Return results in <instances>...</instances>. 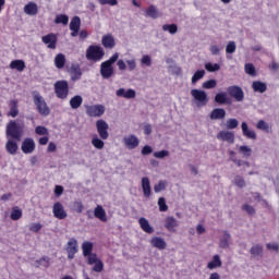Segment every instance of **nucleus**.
<instances>
[{"label":"nucleus","instance_id":"nucleus-1","mask_svg":"<svg viewBox=\"0 0 279 279\" xmlns=\"http://www.w3.org/2000/svg\"><path fill=\"white\" fill-rule=\"evenodd\" d=\"M25 134V122H17L16 120H11L7 124V136L13 138V141H21Z\"/></svg>","mask_w":279,"mask_h":279},{"label":"nucleus","instance_id":"nucleus-2","mask_svg":"<svg viewBox=\"0 0 279 279\" xmlns=\"http://www.w3.org/2000/svg\"><path fill=\"white\" fill-rule=\"evenodd\" d=\"M119 60V52H114L107 61L100 64V75L104 80H110L114 75V62Z\"/></svg>","mask_w":279,"mask_h":279},{"label":"nucleus","instance_id":"nucleus-3","mask_svg":"<svg viewBox=\"0 0 279 279\" xmlns=\"http://www.w3.org/2000/svg\"><path fill=\"white\" fill-rule=\"evenodd\" d=\"M33 104H35L36 110L41 117H49V114H51V109L49 105H47L45 97L36 90L33 92Z\"/></svg>","mask_w":279,"mask_h":279},{"label":"nucleus","instance_id":"nucleus-4","mask_svg":"<svg viewBox=\"0 0 279 279\" xmlns=\"http://www.w3.org/2000/svg\"><path fill=\"white\" fill-rule=\"evenodd\" d=\"M105 56L106 52L104 51V48H101V46L92 45L86 50V58L88 60H92L93 62H99L104 59Z\"/></svg>","mask_w":279,"mask_h":279},{"label":"nucleus","instance_id":"nucleus-5","mask_svg":"<svg viewBox=\"0 0 279 279\" xmlns=\"http://www.w3.org/2000/svg\"><path fill=\"white\" fill-rule=\"evenodd\" d=\"M54 95L58 99H66L69 97V82L61 80L54 83Z\"/></svg>","mask_w":279,"mask_h":279},{"label":"nucleus","instance_id":"nucleus-6","mask_svg":"<svg viewBox=\"0 0 279 279\" xmlns=\"http://www.w3.org/2000/svg\"><path fill=\"white\" fill-rule=\"evenodd\" d=\"M87 117L99 118L104 117L106 107L104 105H85Z\"/></svg>","mask_w":279,"mask_h":279},{"label":"nucleus","instance_id":"nucleus-7","mask_svg":"<svg viewBox=\"0 0 279 279\" xmlns=\"http://www.w3.org/2000/svg\"><path fill=\"white\" fill-rule=\"evenodd\" d=\"M64 250L68 254V259L73 260V258H75V254L80 252V245L77 244V239L70 238L68 243L64 246Z\"/></svg>","mask_w":279,"mask_h":279},{"label":"nucleus","instance_id":"nucleus-8","mask_svg":"<svg viewBox=\"0 0 279 279\" xmlns=\"http://www.w3.org/2000/svg\"><path fill=\"white\" fill-rule=\"evenodd\" d=\"M227 93L229 97L236 100L238 102H241L245 99V92H243V88L238 85H231L227 87Z\"/></svg>","mask_w":279,"mask_h":279},{"label":"nucleus","instance_id":"nucleus-9","mask_svg":"<svg viewBox=\"0 0 279 279\" xmlns=\"http://www.w3.org/2000/svg\"><path fill=\"white\" fill-rule=\"evenodd\" d=\"M192 97L197 101L198 108H202L204 106H208V94H206L205 90L202 89H192L191 90Z\"/></svg>","mask_w":279,"mask_h":279},{"label":"nucleus","instance_id":"nucleus-10","mask_svg":"<svg viewBox=\"0 0 279 279\" xmlns=\"http://www.w3.org/2000/svg\"><path fill=\"white\" fill-rule=\"evenodd\" d=\"M96 130L102 141H108L110 136V133H108V130H110L108 122L101 119L96 121Z\"/></svg>","mask_w":279,"mask_h":279},{"label":"nucleus","instance_id":"nucleus-11","mask_svg":"<svg viewBox=\"0 0 279 279\" xmlns=\"http://www.w3.org/2000/svg\"><path fill=\"white\" fill-rule=\"evenodd\" d=\"M21 150L23 151V154H34V151H36V142H34V138H24L21 145Z\"/></svg>","mask_w":279,"mask_h":279},{"label":"nucleus","instance_id":"nucleus-12","mask_svg":"<svg viewBox=\"0 0 279 279\" xmlns=\"http://www.w3.org/2000/svg\"><path fill=\"white\" fill-rule=\"evenodd\" d=\"M44 45H47L48 49H56L58 47V36L53 33H49L41 37Z\"/></svg>","mask_w":279,"mask_h":279},{"label":"nucleus","instance_id":"nucleus-13","mask_svg":"<svg viewBox=\"0 0 279 279\" xmlns=\"http://www.w3.org/2000/svg\"><path fill=\"white\" fill-rule=\"evenodd\" d=\"M52 213H53V217H56V219H66L68 214L66 210H64V205H62V203L57 202L53 204L52 206Z\"/></svg>","mask_w":279,"mask_h":279},{"label":"nucleus","instance_id":"nucleus-14","mask_svg":"<svg viewBox=\"0 0 279 279\" xmlns=\"http://www.w3.org/2000/svg\"><path fill=\"white\" fill-rule=\"evenodd\" d=\"M123 143L125 145V147L128 149H136V147H138V145H141V141L138 140V137L134 134H131L129 136H125L123 138Z\"/></svg>","mask_w":279,"mask_h":279},{"label":"nucleus","instance_id":"nucleus-15","mask_svg":"<svg viewBox=\"0 0 279 279\" xmlns=\"http://www.w3.org/2000/svg\"><path fill=\"white\" fill-rule=\"evenodd\" d=\"M218 141H223L225 143H229V145H233L234 143V133L232 131H220L217 134Z\"/></svg>","mask_w":279,"mask_h":279},{"label":"nucleus","instance_id":"nucleus-16","mask_svg":"<svg viewBox=\"0 0 279 279\" xmlns=\"http://www.w3.org/2000/svg\"><path fill=\"white\" fill-rule=\"evenodd\" d=\"M80 27H82V20L80 16L72 17L70 22L71 36L75 37L80 33Z\"/></svg>","mask_w":279,"mask_h":279},{"label":"nucleus","instance_id":"nucleus-17","mask_svg":"<svg viewBox=\"0 0 279 279\" xmlns=\"http://www.w3.org/2000/svg\"><path fill=\"white\" fill-rule=\"evenodd\" d=\"M101 45L105 49H114L117 41H114V36L112 34L104 35L101 38Z\"/></svg>","mask_w":279,"mask_h":279},{"label":"nucleus","instance_id":"nucleus-18","mask_svg":"<svg viewBox=\"0 0 279 279\" xmlns=\"http://www.w3.org/2000/svg\"><path fill=\"white\" fill-rule=\"evenodd\" d=\"M241 128H242V134L243 136H245V138H250L251 141H256L257 138L256 131L250 130L247 122H242Z\"/></svg>","mask_w":279,"mask_h":279},{"label":"nucleus","instance_id":"nucleus-19","mask_svg":"<svg viewBox=\"0 0 279 279\" xmlns=\"http://www.w3.org/2000/svg\"><path fill=\"white\" fill-rule=\"evenodd\" d=\"M178 219H175L172 216H168L165 219V228L168 230V232H175V229L178 228Z\"/></svg>","mask_w":279,"mask_h":279},{"label":"nucleus","instance_id":"nucleus-20","mask_svg":"<svg viewBox=\"0 0 279 279\" xmlns=\"http://www.w3.org/2000/svg\"><path fill=\"white\" fill-rule=\"evenodd\" d=\"M209 119L211 121H221V119H226V109L223 108H216L211 110L209 114Z\"/></svg>","mask_w":279,"mask_h":279},{"label":"nucleus","instance_id":"nucleus-21","mask_svg":"<svg viewBox=\"0 0 279 279\" xmlns=\"http://www.w3.org/2000/svg\"><path fill=\"white\" fill-rule=\"evenodd\" d=\"M215 102L219 104L220 106H223V105L230 106V104H232V99L228 98V94L226 92H222V93L216 94Z\"/></svg>","mask_w":279,"mask_h":279},{"label":"nucleus","instance_id":"nucleus-22","mask_svg":"<svg viewBox=\"0 0 279 279\" xmlns=\"http://www.w3.org/2000/svg\"><path fill=\"white\" fill-rule=\"evenodd\" d=\"M142 191L144 193V197L147 199L148 197H151V183L147 177L142 178Z\"/></svg>","mask_w":279,"mask_h":279},{"label":"nucleus","instance_id":"nucleus-23","mask_svg":"<svg viewBox=\"0 0 279 279\" xmlns=\"http://www.w3.org/2000/svg\"><path fill=\"white\" fill-rule=\"evenodd\" d=\"M140 227L142 228L143 232H146V234H154V227L149 225V220L142 217L138 219Z\"/></svg>","mask_w":279,"mask_h":279},{"label":"nucleus","instance_id":"nucleus-24","mask_svg":"<svg viewBox=\"0 0 279 279\" xmlns=\"http://www.w3.org/2000/svg\"><path fill=\"white\" fill-rule=\"evenodd\" d=\"M70 75H71L72 82H77V80H82V69L80 68V65L73 64L70 68Z\"/></svg>","mask_w":279,"mask_h":279},{"label":"nucleus","instance_id":"nucleus-25","mask_svg":"<svg viewBox=\"0 0 279 279\" xmlns=\"http://www.w3.org/2000/svg\"><path fill=\"white\" fill-rule=\"evenodd\" d=\"M150 245H153V247H156L157 250H167V242L165 241V239L159 236L151 238Z\"/></svg>","mask_w":279,"mask_h":279},{"label":"nucleus","instance_id":"nucleus-26","mask_svg":"<svg viewBox=\"0 0 279 279\" xmlns=\"http://www.w3.org/2000/svg\"><path fill=\"white\" fill-rule=\"evenodd\" d=\"M5 149L11 156H16V151H19V144L14 140H8L5 143Z\"/></svg>","mask_w":279,"mask_h":279},{"label":"nucleus","instance_id":"nucleus-27","mask_svg":"<svg viewBox=\"0 0 279 279\" xmlns=\"http://www.w3.org/2000/svg\"><path fill=\"white\" fill-rule=\"evenodd\" d=\"M94 216L96 217V219H99L104 223H106V221H108V216H106V209H104V207L101 205H98L94 209Z\"/></svg>","mask_w":279,"mask_h":279},{"label":"nucleus","instance_id":"nucleus-28","mask_svg":"<svg viewBox=\"0 0 279 279\" xmlns=\"http://www.w3.org/2000/svg\"><path fill=\"white\" fill-rule=\"evenodd\" d=\"M24 12L28 16H36V14H38V4H36V2H28L24 7Z\"/></svg>","mask_w":279,"mask_h":279},{"label":"nucleus","instance_id":"nucleus-29","mask_svg":"<svg viewBox=\"0 0 279 279\" xmlns=\"http://www.w3.org/2000/svg\"><path fill=\"white\" fill-rule=\"evenodd\" d=\"M10 111L8 113V117H12L15 119V117H19V100L12 99L9 102Z\"/></svg>","mask_w":279,"mask_h":279},{"label":"nucleus","instance_id":"nucleus-30","mask_svg":"<svg viewBox=\"0 0 279 279\" xmlns=\"http://www.w3.org/2000/svg\"><path fill=\"white\" fill-rule=\"evenodd\" d=\"M118 97H124V99H134L136 97V92L134 89H128L120 88L117 90Z\"/></svg>","mask_w":279,"mask_h":279},{"label":"nucleus","instance_id":"nucleus-31","mask_svg":"<svg viewBox=\"0 0 279 279\" xmlns=\"http://www.w3.org/2000/svg\"><path fill=\"white\" fill-rule=\"evenodd\" d=\"M252 88H253L254 93H266L267 84L263 83L262 81H255L252 83Z\"/></svg>","mask_w":279,"mask_h":279},{"label":"nucleus","instance_id":"nucleus-32","mask_svg":"<svg viewBox=\"0 0 279 279\" xmlns=\"http://www.w3.org/2000/svg\"><path fill=\"white\" fill-rule=\"evenodd\" d=\"M82 104H84V98H82V96L80 95H76L70 99V106L72 110H77V108H80Z\"/></svg>","mask_w":279,"mask_h":279},{"label":"nucleus","instance_id":"nucleus-33","mask_svg":"<svg viewBox=\"0 0 279 279\" xmlns=\"http://www.w3.org/2000/svg\"><path fill=\"white\" fill-rule=\"evenodd\" d=\"M64 64H66V57L62 53H58L54 57V66H56V69H64Z\"/></svg>","mask_w":279,"mask_h":279},{"label":"nucleus","instance_id":"nucleus-34","mask_svg":"<svg viewBox=\"0 0 279 279\" xmlns=\"http://www.w3.org/2000/svg\"><path fill=\"white\" fill-rule=\"evenodd\" d=\"M221 257L214 255L213 259L207 264V269H217V267H221Z\"/></svg>","mask_w":279,"mask_h":279},{"label":"nucleus","instance_id":"nucleus-35","mask_svg":"<svg viewBox=\"0 0 279 279\" xmlns=\"http://www.w3.org/2000/svg\"><path fill=\"white\" fill-rule=\"evenodd\" d=\"M23 217V210L19 208V206H15L11 210L10 218L12 221H19Z\"/></svg>","mask_w":279,"mask_h":279},{"label":"nucleus","instance_id":"nucleus-36","mask_svg":"<svg viewBox=\"0 0 279 279\" xmlns=\"http://www.w3.org/2000/svg\"><path fill=\"white\" fill-rule=\"evenodd\" d=\"M145 14L150 19H158V16H160V12H158V9L156 8V5H149L146 9Z\"/></svg>","mask_w":279,"mask_h":279},{"label":"nucleus","instance_id":"nucleus-37","mask_svg":"<svg viewBox=\"0 0 279 279\" xmlns=\"http://www.w3.org/2000/svg\"><path fill=\"white\" fill-rule=\"evenodd\" d=\"M10 69H15L16 71H25V61L23 60H13L10 63Z\"/></svg>","mask_w":279,"mask_h":279},{"label":"nucleus","instance_id":"nucleus-38","mask_svg":"<svg viewBox=\"0 0 279 279\" xmlns=\"http://www.w3.org/2000/svg\"><path fill=\"white\" fill-rule=\"evenodd\" d=\"M93 242H83L82 250L83 256H90L93 254Z\"/></svg>","mask_w":279,"mask_h":279},{"label":"nucleus","instance_id":"nucleus-39","mask_svg":"<svg viewBox=\"0 0 279 279\" xmlns=\"http://www.w3.org/2000/svg\"><path fill=\"white\" fill-rule=\"evenodd\" d=\"M257 130H262L263 132H266V134H269L271 132V126L269 123L265 122L264 120H259L256 124Z\"/></svg>","mask_w":279,"mask_h":279},{"label":"nucleus","instance_id":"nucleus-40","mask_svg":"<svg viewBox=\"0 0 279 279\" xmlns=\"http://www.w3.org/2000/svg\"><path fill=\"white\" fill-rule=\"evenodd\" d=\"M56 25H69V15L59 14L54 19Z\"/></svg>","mask_w":279,"mask_h":279},{"label":"nucleus","instance_id":"nucleus-41","mask_svg":"<svg viewBox=\"0 0 279 279\" xmlns=\"http://www.w3.org/2000/svg\"><path fill=\"white\" fill-rule=\"evenodd\" d=\"M251 256H263V245L255 244L250 250Z\"/></svg>","mask_w":279,"mask_h":279},{"label":"nucleus","instance_id":"nucleus-42","mask_svg":"<svg viewBox=\"0 0 279 279\" xmlns=\"http://www.w3.org/2000/svg\"><path fill=\"white\" fill-rule=\"evenodd\" d=\"M204 75H206V71L205 70H198L194 73V75L192 76V84H197V82H199V80H203Z\"/></svg>","mask_w":279,"mask_h":279},{"label":"nucleus","instance_id":"nucleus-43","mask_svg":"<svg viewBox=\"0 0 279 279\" xmlns=\"http://www.w3.org/2000/svg\"><path fill=\"white\" fill-rule=\"evenodd\" d=\"M244 71L247 75H251L252 77L256 76V68L253 63H246L244 65Z\"/></svg>","mask_w":279,"mask_h":279},{"label":"nucleus","instance_id":"nucleus-44","mask_svg":"<svg viewBox=\"0 0 279 279\" xmlns=\"http://www.w3.org/2000/svg\"><path fill=\"white\" fill-rule=\"evenodd\" d=\"M35 134L38 136H49V130L46 126L38 125L35 128Z\"/></svg>","mask_w":279,"mask_h":279},{"label":"nucleus","instance_id":"nucleus-45","mask_svg":"<svg viewBox=\"0 0 279 279\" xmlns=\"http://www.w3.org/2000/svg\"><path fill=\"white\" fill-rule=\"evenodd\" d=\"M163 32H169V34H178V25L175 24H165L162 26Z\"/></svg>","mask_w":279,"mask_h":279},{"label":"nucleus","instance_id":"nucleus-46","mask_svg":"<svg viewBox=\"0 0 279 279\" xmlns=\"http://www.w3.org/2000/svg\"><path fill=\"white\" fill-rule=\"evenodd\" d=\"M205 69L206 71H208L209 73H215L216 71H219L221 69V65H219V63H206L205 64Z\"/></svg>","mask_w":279,"mask_h":279},{"label":"nucleus","instance_id":"nucleus-47","mask_svg":"<svg viewBox=\"0 0 279 279\" xmlns=\"http://www.w3.org/2000/svg\"><path fill=\"white\" fill-rule=\"evenodd\" d=\"M239 154H242L244 158H250L252 156V148L250 146H240Z\"/></svg>","mask_w":279,"mask_h":279},{"label":"nucleus","instance_id":"nucleus-48","mask_svg":"<svg viewBox=\"0 0 279 279\" xmlns=\"http://www.w3.org/2000/svg\"><path fill=\"white\" fill-rule=\"evenodd\" d=\"M158 206L160 213H167V210H169V206L167 205V201L165 199V197H159Z\"/></svg>","mask_w":279,"mask_h":279},{"label":"nucleus","instance_id":"nucleus-49","mask_svg":"<svg viewBox=\"0 0 279 279\" xmlns=\"http://www.w3.org/2000/svg\"><path fill=\"white\" fill-rule=\"evenodd\" d=\"M92 145H94V147L96 149H104V141L99 140V137H97V135H95L93 138H92Z\"/></svg>","mask_w":279,"mask_h":279},{"label":"nucleus","instance_id":"nucleus-50","mask_svg":"<svg viewBox=\"0 0 279 279\" xmlns=\"http://www.w3.org/2000/svg\"><path fill=\"white\" fill-rule=\"evenodd\" d=\"M239 128V120L231 118L227 120V130H236Z\"/></svg>","mask_w":279,"mask_h":279},{"label":"nucleus","instance_id":"nucleus-51","mask_svg":"<svg viewBox=\"0 0 279 279\" xmlns=\"http://www.w3.org/2000/svg\"><path fill=\"white\" fill-rule=\"evenodd\" d=\"M51 259L49 258V256H43L40 259L36 260V267H40V265H43L44 267H49V262Z\"/></svg>","mask_w":279,"mask_h":279},{"label":"nucleus","instance_id":"nucleus-52","mask_svg":"<svg viewBox=\"0 0 279 279\" xmlns=\"http://www.w3.org/2000/svg\"><path fill=\"white\" fill-rule=\"evenodd\" d=\"M167 189V181H159L158 184L154 185L155 193H160V191H165Z\"/></svg>","mask_w":279,"mask_h":279},{"label":"nucleus","instance_id":"nucleus-53","mask_svg":"<svg viewBox=\"0 0 279 279\" xmlns=\"http://www.w3.org/2000/svg\"><path fill=\"white\" fill-rule=\"evenodd\" d=\"M203 88L209 90L210 88H217V81L216 80H208L203 83Z\"/></svg>","mask_w":279,"mask_h":279},{"label":"nucleus","instance_id":"nucleus-54","mask_svg":"<svg viewBox=\"0 0 279 279\" xmlns=\"http://www.w3.org/2000/svg\"><path fill=\"white\" fill-rule=\"evenodd\" d=\"M233 182H234L235 186H238L239 189H244V186H245V179H243V177H241V175H235Z\"/></svg>","mask_w":279,"mask_h":279},{"label":"nucleus","instance_id":"nucleus-55","mask_svg":"<svg viewBox=\"0 0 279 279\" xmlns=\"http://www.w3.org/2000/svg\"><path fill=\"white\" fill-rule=\"evenodd\" d=\"M73 208L75 213L81 214L84 211V204L82 203V201H76L73 203Z\"/></svg>","mask_w":279,"mask_h":279},{"label":"nucleus","instance_id":"nucleus-56","mask_svg":"<svg viewBox=\"0 0 279 279\" xmlns=\"http://www.w3.org/2000/svg\"><path fill=\"white\" fill-rule=\"evenodd\" d=\"M236 51V44L234 41H229L226 47V53H234Z\"/></svg>","mask_w":279,"mask_h":279},{"label":"nucleus","instance_id":"nucleus-57","mask_svg":"<svg viewBox=\"0 0 279 279\" xmlns=\"http://www.w3.org/2000/svg\"><path fill=\"white\" fill-rule=\"evenodd\" d=\"M39 230H43V225H41L40 222H33V223L29 226V231H31V232L38 233Z\"/></svg>","mask_w":279,"mask_h":279},{"label":"nucleus","instance_id":"nucleus-58","mask_svg":"<svg viewBox=\"0 0 279 279\" xmlns=\"http://www.w3.org/2000/svg\"><path fill=\"white\" fill-rule=\"evenodd\" d=\"M94 271H96L97 274H100V271H104V262H101V259H98L93 267Z\"/></svg>","mask_w":279,"mask_h":279},{"label":"nucleus","instance_id":"nucleus-59","mask_svg":"<svg viewBox=\"0 0 279 279\" xmlns=\"http://www.w3.org/2000/svg\"><path fill=\"white\" fill-rule=\"evenodd\" d=\"M100 5H118L119 4V0H98Z\"/></svg>","mask_w":279,"mask_h":279},{"label":"nucleus","instance_id":"nucleus-60","mask_svg":"<svg viewBox=\"0 0 279 279\" xmlns=\"http://www.w3.org/2000/svg\"><path fill=\"white\" fill-rule=\"evenodd\" d=\"M242 210L247 213V215H256V209H254V207H252V205L244 204L242 206Z\"/></svg>","mask_w":279,"mask_h":279},{"label":"nucleus","instance_id":"nucleus-61","mask_svg":"<svg viewBox=\"0 0 279 279\" xmlns=\"http://www.w3.org/2000/svg\"><path fill=\"white\" fill-rule=\"evenodd\" d=\"M87 263L88 265H95V263H98L99 258H97V255L95 253H92L90 255H87Z\"/></svg>","mask_w":279,"mask_h":279},{"label":"nucleus","instance_id":"nucleus-62","mask_svg":"<svg viewBox=\"0 0 279 279\" xmlns=\"http://www.w3.org/2000/svg\"><path fill=\"white\" fill-rule=\"evenodd\" d=\"M142 64H145V66H150L151 65V57H149V54H144L142 57Z\"/></svg>","mask_w":279,"mask_h":279},{"label":"nucleus","instance_id":"nucleus-63","mask_svg":"<svg viewBox=\"0 0 279 279\" xmlns=\"http://www.w3.org/2000/svg\"><path fill=\"white\" fill-rule=\"evenodd\" d=\"M166 156H169V150H160L154 153L155 158H166Z\"/></svg>","mask_w":279,"mask_h":279},{"label":"nucleus","instance_id":"nucleus-64","mask_svg":"<svg viewBox=\"0 0 279 279\" xmlns=\"http://www.w3.org/2000/svg\"><path fill=\"white\" fill-rule=\"evenodd\" d=\"M129 71H135L136 70V60H128L126 61Z\"/></svg>","mask_w":279,"mask_h":279}]
</instances>
